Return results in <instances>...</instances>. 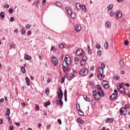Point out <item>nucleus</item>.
Returning a JSON list of instances; mask_svg holds the SVG:
<instances>
[{
	"label": "nucleus",
	"mask_w": 130,
	"mask_h": 130,
	"mask_svg": "<svg viewBox=\"0 0 130 130\" xmlns=\"http://www.w3.org/2000/svg\"><path fill=\"white\" fill-rule=\"evenodd\" d=\"M57 96L58 99L57 100V105H60L61 107H62L63 106V102H62V97H63V92H62V90H61V89L58 88L57 90Z\"/></svg>",
	"instance_id": "f257e3e1"
},
{
	"label": "nucleus",
	"mask_w": 130,
	"mask_h": 130,
	"mask_svg": "<svg viewBox=\"0 0 130 130\" xmlns=\"http://www.w3.org/2000/svg\"><path fill=\"white\" fill-rule=\"evenodd\" d=\"M117 88L120 93L121 94H124L125 93V89L123 87V83H119L117 84Z\"/></svg>",
	"instance_id": "f03ea898"
},
{
	"label": "nucleus",
	"mask_w": 130,
	"mask_h": 130,
	"mask_svg": "<svg viewBox=\"0 0 130 130\" xmlns=\"http://www.w3.org/2000/svg\"><path fill=\"white\" fill-rule=\"evenodd\" d=\"M92 95L96 100H100L102 97H104V96L102 95V92L99 93V92H97L96 90L92 91Z\"/></svg>",
	"instance_id": "7ed1b4c3"
},
{
	"label": "nucleus",
	"mask_w": 130,
	"mask_h": 130,
	"mask_svg": "<svg viewBox=\"0 0 130 130\" xmlns=\"http://www.w3.org/2000/svg\"><path fill=\"white\" fill-rule=\"evenodd\" d=\"M66 9L69 15L71 16V18H72V19H75L76 18V13L72 11V9H71V7H66Z\"/></svg>",
	"instance_id": "20e7f679"
},
{
	"label": "nucleus",
	"mask_w": 130,
	"mask_h": 130,
	"mask_svg": "<svg viewBox=\"0 0 130 130\" xmlns=\"http://www.w3.org/2000/svg\"><path fill=\"white\" fill-rule=\"evenodd\" d=\"M70 64H68L67 62H63L62 63V70L64 73H67L69 71V66Z\"/></svg>",
	"instance_id": "39448f33"
},
{
	"label": "nucleus",
	"mask_w": 130,
	"mask_h": 130,
	"mask_svg": "<svg viewBox=\"0 0 130 130\" xmlns=\"http://www.w3.org/2000/svg\"><path fill=\"white\" fill-rule=\"evenodd\" d=\"M79 74L81 76H87L89 74V70L87 69L83 68L79 71Z\"/></svg>",
	"instance_id": "423d86ee"
},
{
	"label": "nucleus",
	"mask_w": 130,
	"mask_h": 130,
	"mask_svg": "<svg viewBox=\"0 0 130 130\" xmlns=\"http://www.w3.org/2000/svg\"><path fill=\"white\" fill-rule=\"evenodd\" d=\"M115 19L117 20L118 18H121L122 17V13L121 11L118 10L114 13Z\"/></svg>",
	"instance_id": "0eeeda50"
},
{
	"label": "nucleus",
	"mask_w": 130,
	"mask_h": 130,
	"mask_svg": "<svg viewBox=\"0 0 130 130\" xmlns=\"http://www.w3.org/2000/svg\"><path fill=\"white\" fill-rule=\"evenodd\" d=\"M63 62H66V63H68V64H71L72 63V59H71V57H70L69 55H66Z\"/></svg>",
	"instance_id": "6e6552de"
},
{
	"label": "nucleus",
	"mask_w": 130,
	"mask_h": 130,
	"mask_svg": "<svg viewBox=\"0 0 130 130\" xmlns=\"http://www.w3.org/2000/svg\"><path fill=\"white\" fill-rule=\"evenodd\" d=\"M120 113L121 115H125L127 113V110L126 108L122 107L120 109Z\"/></svg>",
	"instance_id": "1a4fd4ad"
},
{
	"label": "nucleus",
	"mask_w": 130,
	"mask_h": 130,
	"mask_svg": "<svg viewBox=\"0 0 130 130\" xmlns=\"http://www.w3.org/2000/svg\"><path fill=\"white\" fill-rule=\"evenodd\" d=\"M96 88L98 89V92H99V94H100V93H102V96H104V92L103 91V90H102L101 86H100V85L99 84H98L96 85Z\"/></svg>",
	"instance_id": "9d476101"
},
{
	"label": "nucleus",
	"mask_w": 130,
	"mask_h": 130,
	"mask_svg": "<svg viewBox=\"0 0 130 130\" xmlns=\"http://www.w3.org/2000/svg\"><path fill=\"white\" fill-rule=\"evenodd\" d=\"M74 28L75 31H76V32H80V31H81V30L82 29V27L80 24H75L74 26Z\"/></svg>",
	"instance_id": "9b49d317"
},
{
	"label": "nucleus",
	"mask_w": 130,
	"mask_h": 130,
	"mask_svg": "<svg viewBox=\"0 0 130 130\" xmlns=\"http://www.w3.org/2000/svg\"><path fill=\"white\" fill-rule=\"evenodd\" d=\"M51 60L54 66H57V64H58V61L57 60V59H56V57H52Z\"/></svg>",
	"instance_id": "f8f14e48"
},
{
	"label": "nucleus",
	"mask_w": 130,
	"mask_h": 130,
	"mask_svg": "<svg viewBox=\"0 0 130 130\" xmlns=\"http://www.w3.org/2000/svg\"><path fill=\"white\" fill-rule=\"evenodd\" d=\"M76 54L78 56H82L83 55V50L81 49H78L76 52Z\"/></svg>",
	"instance_id": "ddd939ff"
},
{
	"label": "nucleus",
	"mask_w": 130,
	"mask_h": 130,
	"mask_svg": "<svg viewBox=\"0 0 130 130\" xmlns=\"http://www.w3.org/2000/svg\"><path fill=\"white\" fill-rule=\"evenodd\" d=\"M11 110H10V108L7 109V113L6 114V118L9 119V120H11V117H10V114H11L10 112Z\"/></svg>",
	"instance_id": "4468645a"
},
{
	"label": "nucleus",
	"mask_w": 130,
	"mask_h": 130,
	"mask_svg": "<svg viewBox=\"0 0 130 130\" xmlns=\"http://www.w3.org/2000/svg\"><path fill=\"white\" fill-rule=\"evenodd\" d=\"M117 93H113L110 95V99L111 100H116L117 99Z\"/></svg>",
	"instance_id": "2eb2a0df"
},
{
	"label": "nucleus",
	"mask_w": 130,
	"mask_h": 130,
	"mask_svg": "<svg viewBox=\"0 0 130 130\" xmlns=\"http://www.w3.org/2000/svg\"><path fill=\"white\" fill-rule=\"evenodd\" d=\"M111 26V23L109 21H107L105 23V27L106 28H110V26Z\"/></svg>",
	"instance_id": "dca6fc26"
},
{
	"label": "nucleus",
	"mask_w": 130,
	"mask_h": 130,
	"mask_svg": "<svg viewBox=\"0 0 130 130\" xmlns=\"http://www.w3.org/2000/svg\"><path fill=\"white\" fill-rule=\"evenodd\" d=\"M24 59H26V60H31V56L29 55H25L24 56Z\"/></svg>",
	"instance_id": "f3484780"
},
{
	"label": "nucleus",
	"mask_w": 130,
	"mask_h": 130,
	"mask_svg": "<svg viewBox=\"0 0 130 130\" xmlns=\"http://www.w3.org/2000/svg\"><path fill=\"white\" fill-rule=\"evenodd\" d=\"M76 6L77 10H80L81 9V8H82V5H81V4L79 3H77Z\"/></svg>",
	"instance_id": "a211bd4d"
},
{
	"label": "nucleus",
	"mask_w": 130,
	"mask_h": 130,
	"mask_svg": "<svg viewBox=\"0 0 130 130\" xmlns=\"http://www.w3.org/2000/svg\"><path fill=\"white\" fill-rule=\"evenodd\" d=\"M0 16L1 18V20H4V18H5V13L4 12H1L0 13Z\"/></svg>",
	"instance_id": "6ab92c4d"
},
{
	"label": "nucleus",
	"mask_w": 130,
	"mask_h": 130,
	"mask_svg": "<svg viewBox=\"0 0 130 130\" xmlns=\"http://www.w3.org/2000/svg\"><path fill=\"white\" fill-rule=\"evenodd\" d=\"M25 81L27 86H30V81H29V78L28 77H25Z\"/></svg>",
	"instance_id": "aec40b11"
},
{
	"label": "nucleus",
	"mask_w": 130,
	"mask_h": 130,
	"mask_svg": "<svg viewBox=\"0 0 130 130\" xmlns=\"http://www.w3.org/2000/svg\"><path fill=\"white\" fill-rule=\"evenodd\" d=\"M77 121L79 123H84V120H83L81 118H77Z\"/></svg>",
	"instance_id": "412c9836"
},
{
	"label": "nucleus",
	"mask_w": 130,
	"mask_h": 130,
	"mask_svg": "<svg viewBox=\"0 0 130 130\" xmlns=\"http://www.w3.org/2000/svg\"><path fill=\"white\" fill-rule=\"evenodd\" d=\"M82 9L85 13H87V8H86V6L85 5H82Z\"/></svg>",
	"instance_id": "4be33fe9"
},
{
	"label": "nucleus",
	"mask_w": 130,
	"mask_h": 130,
	"mask_svg": "<svg viewBox=\"0 0 130 130\" xmlns=\"http://www.w3.org/2000/svg\"><path fill=\"white\" fill-rule=\"evenodd\" d=\"M103 85L105 89H108V88H109V85H108V83H103Z\"/></svg>",
	"instance_id": "5701e85b"
},
{
	"label": "nucleus",
	"mask_w": 130,
	"mask_h": 130,
	"mask_svg": "<svg viewBox=\"0 0 130 130\" xmlns=\"http://www.w3.org/2000/svg\"><path fill=\"white\" fill-rule=\"evenodd\" d=\"M83 98L85 101H87V102H90V99L89 98L87 97V95H84Z\"/></svg>",
	"instance_id": "b1692460"
},
{
	"label": "nucleus",
	"mask_w": 130,
	"mask_h": 130,
	"mask_svg": "<svg viewBox=\"0 0 130 130\" xmlns=\"http://www.w3.org/2000/svg\"><path fill=\"white\" fill-rule=\"evenodd\" d=\"M119 65L120 67H124V62L122 60V59L120 60Z\"/></svg>",
	"instance_id": "393cba45"
},
{
	"label": "nucleus",
	"mask_w": 130,
	"mask_h": 130,
	"mask_svg": "<svg viewBox=\"0 0 130 130\" xmlns=\"http://www.w3.org/2000/svg\"><path fill=\"white\" fill-rule=\"evenodd\" d=\"M107 122H113V118H108L106 120Z\"/></svg>",
	"instance_id": "a878e982"
},
{
	"label": "nucleus",
	"mask_w": 130,
	"mask_h": 130,
	"mask_svg": "<svg viewBox=\"0 0 130 130\" xmlns=\"http://www.w3.org/2000/svg\"><path fill=\"white\" fill-rule=\"evenodd\" d=\"M107 9L108 11H111V10L113 9V5L112 4L110 5L109 6H108Z\"/></svg>",
	"instance_id": "bb28decb"
},
{
	"label": "nucleus",
	"mask_w": 130,
	"mask_h": 130,
	"mask_svg": "<svg viewBox=\"0 0 130 130\" xmlns=\"http://www.w3.org/2000/svg\"><path fill=\"white\" fill-rule=\"evenodd\" d=\"M55 5H56V6H57V7H61V6H62L61 3H60L59 2H56V3H55Z\"/></svg>",
	"instance_id": "cd10ccee"
},
{
	"label": "nucleus",
	"mask_w": 130,
	"mask_h": 130,
	"mask_svg": "<svg viewBox=\"0 0 130 130\" xmlns=\"http://www.w3.org/2000/svg\"><path fill=\"white\" fill-rule=\"evenodd\" d=\"M49 105H50V102L49 101H48L44 104L45 107H47L48 106H49Z\"/></svg>",
	"instance_id": "c85d7f7f"
},
{
	"label": "nucleus",
	"mask_w": 130,
	"mask_h": 130,
	"mask_svg": "<svg viewBox=\"0 0 130 130\" xmlns=\"http://www.w3.org/2000/svg\"><path fill=\"white\" fill-rule=\"evenodd\" d=\"M86 62H87V61L81 60L80 61V64H81V66H85V64H86Z\"/></svg>",
	"instance_id": "c756f323"
},
{
	"label": "nucleus",
	"mask_w": 130,
	"mask_h": 130,
	"mask_svg": "<svg viewBox=\"0 0 130 130\" xmlns=\"http://www.w3.org/2000/svg\"><path fill=\"white\" fill-rule=\"evenodd\" d=\"M97 54L98 55L100 56V57H101V55H102V52L101 51V50H98L97 51Z\"/></svg>",
	"instance_id": "7c9ffc66"
},
{
	"label": "nucleus",
	"mask_w": 130,
	"mask_h": 130,
	"mask_svg": "<svg viewBox=\"0 0 130 130\" xmlns=\"http://www.w3.org/2000/svg\"><path fill=\"white\" fill-rule=\"evenodd\" d=\"M98 71L100 74H103L104 73V70L102 68H99L98 69Z\"/></svg>",
	"instance_id": "2f4dec72"
},
{
	"label": "nucleus",
	"mask_w": 130,
	"mask_h": 130,
	"mask_svg": "<svg viewBox=\"0 0 130 130\" xmlns=\"http://www.w3.org/2000/svg\"><path fill=\"white\" fill-rule=\"evenodd\" d=\"M104 47L105 49H107V48H108V42H105L104 44Z\"/></svg>",
	"instance_id": "473e14b6"
},
{
	"label": "nucleus",
	"mask_w": 130,
	"mask_h": 130,
	"mask_svg": "<svg viewBox=\"0 0 130 130\" xmlns=\"http://www.w3.org/2000/svg\"><path fill=\"white\" fill-rule=\"evenodd\" d=\"M87 60H88V58L87 57V56L85 55L83 56L82 60H83L84 61H87Z\"/></svg>",
	"instance_id": "72a5a7b5"
},
{
	"label": "nucleus",
	"mask_w": 130,
	"mask_h": 130,
	"mask_svg": "<svg viewBox=\"0 0 130 130\" xmlns=\"http://www.w3.org/2000/svg\"><path fill=\"white\" fill-rule=\"evenodd\" d=\"M79 112V115H81V116H83V115H84V112H83V111H82V110H79L78 111Z\"/></svg>",
	"instance_id": "f704fd0d"
},
{
	"label": "nucleus",
	"mask_w": 130,
	"mask_h": 130,
	"mask_svg": "<svg viewBox=\"0 0 130 130\" xmlns=\"http://www.w3.org/2000/svg\"><path fill=\"white\" fill-rule=\"evenodd\" d=\"M21 72L23 73H26V69L24 68V67H21Z\"/></svg>",
	"instance_id": "c9c22d12"
},
{
	"label": "nucleus",
	"mask_w": 130,
	"mask_h": 130,
	"mask_svg": "<svg viewBox=\"0 0 130 130\" xmlns=\"http://www.w3.org/2000/svg\"><path fill=\"white\" fill-rule=\"evenodd\" d=\"M114 14H115L114 12L112 11L110 12V16L111 17H113V16H114Z\"/></svg>",
	"instance_id": "e433bc0d"
},
{
	"label": "nucleus",
	"mask_w": 130,
	"mask_h": 130,
	"mask_svg": "<svg viewBox=\"0 0 130 130\" xmlns=\"http://www.w3.org/2000/svg\"><path fill=\"white\" fill-rule=\"evenodd\" d=\"M13 12H14V9H13V8L9 9V13H10V14H13Z\"/></svg>",
	"instance_id": "4c0bfd02"
},
{
	"label": "nucleus",
	"mask_w": 130,
	"mask_h": 130,
	"mask_svg": "<svg viewBox=\"0 0 130 130\" xmlns=\"http://www.w3.org/2000/svg\"><path fill=\"white\" fill-rule=\"evenodd\" d=\"M101 48V46L100 45V44H96V48H97V49H100Z\"/></svg>",
	"instance_id": "58836bf2"
},
{
	"label": "nucleus",
	"mask_w": 130,
	"mask_h": 130,
	"mask_svg": "<svg viewBox=\"0 0 130 130\" xmlns=\"http://www.w3.org/2000/svg\"><path fill=\"white\" fill-rule=\"evenodd\" d=\"M101 69H103V70H104V69H105V64H104V63H102L101 64Z\"/></svg>",
	"instance_id": "ea45409f"
},
{
	"label": "nucleus",
	"mask_w": 130,
	"mask_h": 130,
	"mask_svg": "<svg viewBox=\"0 0 130 130\" xmlns=\"http://www.w3.org/2000/svg\"><path fill=\"white\" fill-rule=\"evenodd\" d=\"M25 33H26V30L22 29L21 31V34H22V35H25Z\"/></svg>",
	"instance_id": "a19ab883"
},
{
	"label": "nucleus",
	"mask_w": 130,
	"mask_h": 130,
	"mask_svg": "<svg viewBox=\"0 0 130 130\" xmlns=\"http://www.w3.org/2000/svg\"><path fill=\"white\" fill-rule=\"evenodd\" d=\"M125 108L126 109H129V108H130V105H128V104H126V105H125Z\"/></svg>",
	"instance_id": "79ce46f5"
},
{
	"label": "nucleus",
	"mask_w": 130,
	"mask_h": 130,
	"mask_svg": "<svg viewBox=\"0 0 130 130\" xmlns=\"http://www.w3.org/2000/svg\"><path fill=\"white\" fill-rule=\"evenodd\" d=\"M25 28H26V29H30V28H31V24H27Z\"/></svg>",
	"instance_id": "37998d69"
},
{
	"label": "nucleus",
	"mask_w": 130,
	"mask_h": 130,
	"mask_svg": "<svg viewBox=\"0 0 130 130\" xmlns=\"http://www.w3.org/2000/svg\"><path fill=\"white\" fill-rule=\"evenodd\" d=\"M75 62L76 64H77V63L79 62V58L76 57Z\"/></svg>",
	"instance_id": "c03bdc74"
},
{
	"label": "nucleus",
	"mask_w": 130,
	"mask_h": 130,
	"mask_svg": "<svg viewBox=\"0 0 130 130\" xmlns=\"http://www.w3.org/2000/svg\"><path fill=\"white\" fill-rule=\"evenodd\" d=\"M76 107L78 111H79L80 110V105L79 104L77 105Z\"/></svg>",
	"instance_id": "a18cd8bd"
},
{
	"label": "nucleus",
	"mask_w": 130,
	"mask_h": 130,
	"mask_svg": "<svg viewBox=\"0 0 130 130\" xmlns=\"http://www.w3.org/2000/svg\"><path fill=\"white\" fill-rule=\"evenodd\" d=\"M4 8H5V9H9V8H10V6L8 4L5 5Z\"/></svg>",
	"instance_id": "49530a36"
},
{
	"label": "nucleus",
	"mask_w": 130,
	"mask_h": 130,
	"mask_svg": "<svg viewBox=\"0 0 130 130\" xmlns=\"http://www.w3.org/2000/svg\"><path fill=\"white\" fill-rule=\"evenodd\" d=\"M10 22H14V21H15V18L12 17L10 18Z\"/></svg>",
	"instance_id": "de8ad7c7"
},
{
	"label": "nucleus",
	"mask_w": 130,
	"mask_h": 130,
	"mask_svg": "<svg viewBox=\"0 0 130 130\" xmlns=\"http://www.w3.org/2000/svg\"><path fill=\"white\" fill-rule=\"evenodd\" d=\"M32 34V32H31L30 30H28L27 32V36H29V35H31Z\"/></svg>",
	"instance_id": "09e8293b"
},
{
	"label": "nucleus",
	"mask_w": 130,
	"mask_h": 130,
	"mask_svg": "<svg viewBox=\"0 0 130 130\" xmlns=\"http://www.w3.org/2000/svg\"><path fill=\"white\" fill-rule=\"evenodd\" d=\"M59 47H60V48L63 49V48H64V46L63 45V44H61L59 45Z\"/></svg>",
	"instance_id": "8fccbe9b"
},
{
	"label": "nucleus",
	"mask_w": 130,
	"mask_h": 130,
	"mask_svg": "<svg viewBox=\"0 0 130 130\" xmlns=\"http://www.w3.org/2000/svg\"><path fill=\"white\" fill-rule=\"evenodd\" d=\"M102 85H103V84H108V82L106 80H104L102 83Z\"/></svg>",
	"instance_id": "3c124183"
},
{
	"label": "nucleus",
	"mask_w": 130,
	"mask_h": 130,
	"mask_svg": "<svg viewBox=\"0 0 130 130\" xmlns=\"http://www.w3.org/2000/svg\"><path fill=\"white\" fill-rule=\"evenodd\" d=\"M88 54H89L90 55H91V54H92V51L91 50H88Z\"/></svg>",
	"instance_id": "603ef678"
},
{
	"label": "nucleus",
	"mask_w": 130,
	"mask_h": 130,
	"mask_svg": "<svg viewBox=\"0 0 130 130\" xmlns=\"http://www.w3.org/2000/svg\"><path fill=\"white\" fill-rule=\"evenodd\" d=\"M102 130H110V129L108 128H106V127L105 126H104L102 128Z\"/></svg>",
	"instance_id": "864d4df0"
},
{
	"label": "nucleus",
	"mask_w": 130,
	"mask_h": 130,
	"mask_svg": "<svg viewBox=\"0 0 130 130\" xmlns=\"http://www.w3.org/2000/svg\"><path fill=\"white\" fill-rule=\"evenodd\" d=\"M124 44H125V45H128V41H127V40L125 41Z\"/></svg>",
	"instance_id": "5fc2aeb1"
},
{
	"label": "nucleus",
	"mask_w": 130,
	"mask_h": 130,
	"mask_svg": "<svg viewBox=\"0 0 130 130\" xmlns=\"http://www.w3.org/2000/svg\"><path fill=\"white\" fill-rule=\"evenodd\" d=\"M14 129V126L10 125L9 130H13Z\"/></svg>",
	"instance_id": "6e6d98bb"
},
{
	"label": "nucleus",
	"mask_w": 130,
	"mask_h": 130,
	"mask_svg": "<svg viewBox=\"0 0 130 130\" xmlns=\"http://www.w3.org/2000/svg\"><path fill=\"white\" fill-rule=\"evenodd\" d=\"M124 85L126 86V87H130V85L127 83H124Z\"/></svg>",
	"instance_id": "4d7b16f0"
},
{
	"label": "nucleus",
	"mask_w": 130,
	"mask_h": 130,
	"mask_svg": "<svg viewBox=\"0 0 130 130\" xmlns=\"http://www.w3.org/2000/svg\"><path fill=\"white\" fill-rule=\"evenodd\" d=\"M35 109H36V110H38V109H39V106H38V105H36L35 106Z\"/></svg>",
	"instance_id": "13d9d810"
},
{
	"label": "nucleus",
	"mask_w": 130,
	"mask_h": 130,
	"mask_svg": "<svg viewBox=\"0 0 130 130\" xmlns=\"http://www.w3.org/2000/svg\"><path fill=\"white\" fill-rule=\"evenodd\" d=\"M117 93H118V92L117 91V89H114L113 94H117Z\"/></svg>",
	"instance_id": "bf43d9fd"
},
{
	"label": "nucleus",
	"mask_w": 130,
	"mask_h": 130,
	"mask_svg": "<svg viewBox=\"0 0 130 130\" xmlns=\"http://www.w3.org/2000/svg\"><path fill=\"white\" fill-rule=\"evenodd\" d=\"M57 122H58V123H59V124H61V120H60V119H58L57 120Z\"/></svg>",
	"instance_id": "052dcab7"
},
{
	"label": "nucleus",
	"mask_w": 130,
	"mask_h": 130,
	"mask_svg": "<svg viewBox=\"0 0 130 130\" xmlns=\"http://www.w3.org/2000/svg\"><path fill=\"white\" fill-rule=\"evenodd\" d=\"M45 92L46 94H48V93H49V90H48V89H46L45 90Z\"/></svg>",
	"instance_id": "680f3d73"
},
{
	"label": "nucleus",
	"mask_w": 130,
	"mask_h": 130,
	"mask_svg": "<svg viewBox=\"0 0 130 130\" xmlns=\"http://www.w3.org/2000/svg\"><path fill=\"white\" fill-rule=\"evenodd\" d=\"M15 124L17 126H20V122H15Z\"/></svg>",
	"instance_id": "e2e57ef3"
},
{
	"label": "nucleus",
	"mask_w": 130,
	"mask_h": 130,
	"mask_svg": "<svg viewBox=\"0 0 130 130\" xmlns=\"http://www.w3.org/2000/svg\"><path fill=\"white\" fill-rule=\"evenodd\" d=\"M4 101H5V99H1L0 100L1 103H3Z\"/></svg>",
	"instance_id": "0e129e2a"
},
{
	"label": "nucleus",
	"mask_w": 130,
	"mask_h": 130,
	"mask_svg": "<svg viewBox=\"0 0 130 130\" xmlns=\"http://www.w3.org/2000/svg\"><path fill=\"white\" fill-rule=\"evenodd\" d=\"M64 96H67V89H65L64 91Z\"/></svg>",
	"instance_id": "69168bd1"
},
{
	"label": "nucleus",
	"mask_w": 130,
	"mask_h": 130,
	"mask_svg": "<svg viewBox=\"0 0 130 130\" xmlns=\"http://www.w3.org/2000/svg\"><path fill=\"white\" fill-rule=\"evenodd\" d=\"M115 79L116 80H119V76H114Z\"/></svg>",
	"instance_id": "338daca9"
},
{
	"label": "nucleus",
	"mask_w": 130,
	"mask_h": 130,
	"mask_svg": "<svg viewBox=\"0 0 130 130\" xmlns=\"http://www.w3.org/2000/svg\"><path fill=\"white\" fill-rule=\"evenodd\" d=\"M62 83H64V77L61 78Z\"/></svg>",
	"instance_id": "774afa93"
}]
</instances>
